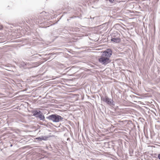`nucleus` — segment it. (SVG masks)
Here are the masks:
<instances>
[{
  "instance_id": "12",
  "label": "nucleus",
  "mask_w": 160,
  "mask_h": 160,
  "mask_svg": "<svg viewBox=\"0 0 160 160\" xmlns=\"http://www.w3.org/2000/svg\"><path fill=\"white\" fill-rule=\"evenodd\" d=\"M28 154H27V155H26V158H27V160H28V157H29V154L30 153H29V152H28Z\"/></svg>"
},
{
  "instance_id": "6",
  "label": "nucleus",
  "mask_w": 160,
  "mask_h": 160,
  "mask_svg": "<svg viewBox=\"0 0 160 160\" xmlns=\"http://www.w3.org/2000/svg\"><path fill=\"white\" fill-rule=\"evenodd\" d=\"M111 38H119L120 35L118 32L116 31H114L111 34Z\"/></svg>"
},
{
  "instance_id": "2",
  "label": "nucleus",
  "mask_w": 160,
  "mask_h": 160,
  "mask_svg": "<svg viewBox=\"0 0 160 160\" xmlns=\"http://www.w3.org/2000/svg\"><path fill=\"white\" fill-rule=\"evenodd\" d=\"M47 118L52 120L53 122H58L62 121L63 119L61 116L57 114L50 115L47 117Z\"/></svg>"
},
{
  "instance_id": "20",
  "label": "nucleus",
  "mask_w": 160,
  "mask_h": 160,
  "mask_svg": "<svg viewBox=\"0 0 160 160\" xmlns=\"http://www.w3.org/2000/svg\"><path fill=\"white\" fill-rule=\"evenodd\" d=\"M34 55H32V56L33 57H33H34V56H34Z\"/></svg>"
},
{
  "instance_id": "8",
  "label": "nucleus",
  "mask_w": 160,
  "mask_h": 160,
  "mask_svg": "<svg viewBox=\"0 0 160 160\" xmlns=\"http://www.w3.org/2000/svg\"><path fill=\"white\" fill-rule=\"evenodd\" d=\"M111 41L112 42H115L116 43H118L120 41V39L119 38H112L111 39Z\"/></svg>"
},
{
  "instance_id": "7",
  "label": "nucleus",
  "mask_w": 160,
  "mask_h": 160,
  "mask_svg": "<svg viewBox=\"0 0 160 160\" xmlns=\"http://www.w3.org/2000/svg\"><path fill=\"white\" fill-rule=\"evenodd\" d=\"M48 138V137L47 136H42L36 138V139H38L39 141H41L42 140H47Z\"/></svg>"
},
{
  "instance_id": "11",
  "label": "nucleus",
  "mask_w": 160,
  "mask_h": 160,
  "mask_svg": "<svg viewBox=\"0 0 160 160\" xmlns=\"http://www.w3.org/2000/svg\"><path fill=\"white\" fill-rule=\"evenodd\" d=\"M38 66V63H37V64H36V66H34V65H32V66H31V68H33V67H37V66Z\"/></svg>"
},
{
  "instance_id": "17",
  "label": "nucleus",
  "mask_w": 160,
  "mask_h": 160,
  "mask_svg": "<svg viewBox=\"0 0 160 160\" xmlns=\"http://www.w3.org/2000/svg\"><path fill=\"white\" fill-rule=\"evenodd\" d=\"M30 108V106H28V108H27V110H28V112H30V111H29V110L28 109L29 108Z\"/></svg>"
},
{
  "instance_id": "4",
  "label": "nucleus",
  "mask_w": 160,
  "mask_h": 160,
  "mask_svg": "<svg viewBox=\"0 0 160 160\" xmlns=\"http://www.w3.org/2000/svg\"><path fill=\"white\" fill-rule=\"evenodd\" d=\"M29 64L28 62H25L24 61L20 62L19 63V66L20 67H22L24 68H26L28 66H29Z\"/></svg>"
},
{
  "instance_id": "9",
  "label": "nucleus",
  "mask_w": 160,
  "mask_h": 160,
  "mask_svg": "<svg viewBox=\"0 0 160 160\" xmlns=\"http://www.w3.org/2000/svg\"><path fill=\"white\" fill-rule=\"evenodd\" d=\"M38 118L40 120H44L45 117L44 115L41 112V113L39 114V115L38 116Z\"/></svg>"
},
{
  "instance_id": "10",
  "label": "nucleus",
  "mask_w": 160,
  "mask_h": 160,
  "mask_svg": "<svg viewBox=\"0 0 160 160\" xmlns=\"http://www.w3.org/2000/svg\"><path fill=\"white\" fill-rule=\"evenodd\" d=\"M24 22H25L23 19H22L21 20H20L19 21H18V23L20 25L24 24Z\"/></svg>"
},
{
  "instance_id": "5",
  "label": "nucleus",
  "mask_w": 160,
  "mask_h": 160,
  "mask_svg": "<svg viewBox=\"0 0 160 160\" xmlns=\"http://www.w3.org/2000/svg\"><path fill=\"white\" fill-rule=\"evenodd\" d=\"M31 112L32 113V116H35L37 118H38V116L39 115V114L41 113V111H37L35 109L31 110Z\"/></svg>"
},
{
  "instance_id": "19",
  "label": "nucleus",
  "mask_w": 160,
  "mask_h": 160,
  "mask_svg": "<svg viewBox=\"0 0 160 160\" xmlns=\"http://www.w3.org/2000/svg\"><path fill=\"white\" fill-rule=\"evenodd\" d=\"M12 144H11L10 145V147H12Z\"/></svg>"
},
{
  "instance_id": "18",
  "label": "nucleus",
  "mask_w": 160,
  "mask_h": 160,
  "mask_svg": "<svg viewBox=\"0 0 160 160\" xmlns=\"http://www.w3.org/2000/svg\"><path fill=\"white\" fill-rule=\"evenodd\" d=\"M37 130V129L36 128H35L33 130V131H36ZM33 130H31L30 131L31 132H32Z\"/></svg>"
},
{
  "instance_id": "13",
  "label": "nucleus",
  "mask_w": 160,
  "mask_h": 160,
  "mask_svg": "<svg viewBox=\"0 0 160 160\" xmlns=\"http://www.w3.org/2000/svg\"><path fill=\"white\" fill-rule=\"evenodd\" d=\"M158 158L160 160V153L158 155Z\"/></svg>"
},
{
  "instance_id": "15",
  "label": "nucleus",
  "mask_w": 160,
  "mask_h": 160,
  "mask_svg": "<svg viewBox=\"0 0 160 160\" xmlns=\"http://www.w3.org/2000/svg\"><path fill=\"white\" fill-rule=\"evenodd\" d=\"M109 1L111 3H112L114 2V0H109Z\"/></svg>"
},
{
  "instance_id": "3",
  "label": "nucleus",
  "mask_w": 160,
  "mask_h": 160,
  "mask_svg": "<svg viewBox=\"0 0 160 160\" xmlns=\"http://www.w3.org/2000/svg\"><path fill=\"white\" fill-rule=\"evenodd\" d=\"M101 99L107 104L110 106H114L115 103L113 101L111 98H109L108 96L101 97Z\"/></svg>"
},
{
  "instance_id": "16",
  "label": "nucleus",
  "mask_w": 160,
  "mask_h": 160,
  "mask_svg": "<svg viewBox=\"0 0 160 160\" xmlns=\"http://www.w3.org/2000/svg\"><path fill=\"white\" fill-rule=\"evenodd\" d=\"M29 48H25V51H26V52L27 51H29Z\"/></svg>"
},
{
  "instance_id": "1",
  "label": "nucleus",
  "mask_w": 160,
  "mask_h": 160,
  "mask_svg": "<svg viewBox=\"0 0 160 160\" xmlns=\"http://www.w3.org/2000/svg\"><path fill=\"white\" fill-rule=\"evenodd\" d=\"M112 54L111 49H108L104 51L98 59L99 62L102 65H106L111 62L110 58Z\"/></svg>"
},
{
  "instance_id": "14",
  "label": "nucleus",
  "mask_w": 160,
  "mask_h": 160,
  "mask_svg": "<svg viewBox=\"0 0 160 160\" xmlns=\"http://www.w3.org/2000/svg\"><path fill=\"white\" fill-rule=\"evenodd\" d=\"M3 28V26L2 25H1L0 26V30H2Z\"/></svg>"
}]
</instances>
